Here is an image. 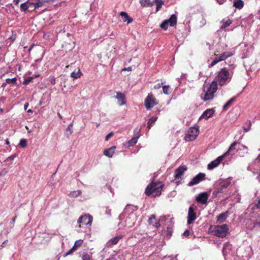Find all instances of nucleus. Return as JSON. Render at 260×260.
<instances>
[{
	"label": "nucleus",
	"instance_id": "f257e3e1",
	"mask_svg": "<svg viewBox=\"0 0 260 260\" xmlns=\"http://www.w3.org/2000/svg\"><path fill=\"white\" fill-rule=\"evenodd\" d=\"M233 71L230 70L226 67L221 69L218 72L217 75L215 78V82L216 84H218L220 86H223L229 83L233 77Z\"/></svg>",
	"mask_w": 260,
	"mask_h": 260
},
{
	"label": "nucleus",
	"instance_id": "f03ea898",
	"mask_svg": "<svg viewBox=\"0 0 260 260\" xmlns=\"http://www.w3.org/2000/svg\"><path fill=\"white\" fill-rule=\"evenodd\" d=\"M164 184L159 181H152L149 184L145 190V193L148 197H156L160 196Z\"/></svg>",
	"mask_w": 260,
	"mask_h": 260
},
{
	"label": "nucleus",
	"instance_id": "7ed1b4c3",
	"mask_svg": "<svg viewBox=\"0 0 260 260\" xmlns=\"http://www.w3.org/2000/svg\"><path fill=\"white\" fill-rule=\"evenodd\" d=\"M210 229L213 235L220 238L225 237L229 231V227L226 224L220 225H211Z\"/></svg>",
	"mask_w": 260,
	"mask_h": 260
},
{
	"label": "nucleus",
	"instance_id": "20e7f679",
	"mask_svg": "<svg viewBox=\"0 0 260 260\" xmlns=\"http://www.w3.org/2000/svg\"><path fill=\"white\" fill-rule=\"evenodd\" d=\"M218 53H219V51L218 50H216L215 51L214 53L215 58L212 61V62L208 66L209 68L213 67L214 66H215L220 61L225 60L226 58L231 57L234 54L232 52L230 51L223 52L221 54H219Z\"/></svg>",
	"mask_w": 260,
	"mask_h": 260
},
{
	"label": "nucleus",
	"instance_id": "39448f33",
	"mask_svg": "<svg viewBox=\"0 0 260 260\" xmlns=\"http://www.w3.org/2000/svg\"><path fill=\"white\" fill-rule=\"evenodd\" d=\"M217 90V85L215 82H212L207 88V90L202 99L204 101L212 100L214 96V93Z\"/></svg>",
	"mask_w": 260,
	"mask_h": 260
},
{
	"label": "nucleus",
	"instance_id": "423d86ee",
	"mask_svg": "<svg viewBox=\"0 0 260 260\" xmlns=\"http://www.w3.org/2000/svg\"><path fill=\"white\" fill-rule=\"evenodd\" d=\"M240 144V147L237 148V152H239V153H240V151L242 150L243 152L242 153V154H240L241 156H244L245 154L248 153V147L243 144H240V143H238L237 141H234L230 146L228 150L225 152L224 153H226V156L228 155V154L234 150L236 149V146L237 144Z\"/></svg>",
	"mask_w": 260,
	"mask_h": 260
},
{
	"label": "nucleus",
	"instance_id": "0eeeda50",
	"mask_svg": "<svg viewBox=\"0 0 260 260\" xmlns=\"http://www.w3.org/2000/svg\"><path fill=\"white\" fill-rule=\"evenodd\" d=\"M158 104L155 97L152 92L148 93L144 101V105L147 110H150Z\"/></svg>",
	"mask_w": 260,
	"mask_h": 260
},
{
	"label": "nucleus",
	"instance_id": "6e6552de",
	"mask_svg": "<svg viewBox=\"0 0 260 260\" xmlns=\"http://www.w3.org/2000/svg\"><path fill=\"white\" fill-rule=\"evenodd\" d=\"M199 134V127H192L189 128L185 136V140L187 141L194 140Z\"/></svg>",
	"mask_w": 260,
	"mask_h": 260
},
{
	"label": "nucleus",
	"instance_id": "1a4fd4ad",
	"mask_svg": "<svg viewBox=\"0 0 260 260\" xmlns=\"http://www.w3.org/2000/svg\"><path fill=\"white\" fill-rule=\"evenodd\" d=\"M92 221V216L89 214H84L81 216L78 219L77 222L79 225V228H81V224L83 225H90Z\"/></svg>",
	"mask_w": 260,
	"mask_h": 260
},
{
	"label": "nucleus",
	"instance_id": "9d476101",
	"mask_svg": "<svg viewBox=\"0 0 260 260\" xmlns=\"http://www.w3.org/2000/svg\"><path fill=\"white\" fill-rule=\"evenodd\" d=\"M205 178V174L203 173H200L195 177H194L189 182L188 186H192L200 183L201 181L204 180Z\"/></svg>",
	"mask_w": 260,
	"mask_h": 260
},
{
	"label": "nucleus",
	"instance_id": "9b49d317",
	"mask_svg": "<svg viewBox=\"0 0 260 260\" xmlns=\"http://www.w3.org/2000/svg\"><path fill=\"white\" fill-rule=\"evenodd\" d=\"M194 210L195 208L192 206L189 208L187 215V223L188 224L192 223L197 218V215Z\"/></svg>",
	"mask_w": 260,
	"mask_h": 260
},
{
	"label": "nucleus",
	"instance_id": "f8f14e48",
	"mask_svg": "<svg viewBox=\"0 0 260 260\" xmlns=\"http://www.w3.org/2000/svg\"><path fill=\"white\" fill-rule=\"evenodd\" d=\"M229 182L227 181H221L213 191V194L217 196L218 193L223 192L224 190L229 186Z\"/></svg>",
	"mask_w": 260,
	"mask_h": 260
},
{
	"label": "nucleus",
	"instance_id": "ddd939ff",
	"mask_svg": "<svg viewBox=\"0 0 260 260\" xmlns=\"http://www.w3.org/2000/svg\"><path fill=\"white\" fill-rule=\"evenodd\" d=\"M225 156L226 153H224L222 155L218 157L216 159L208 164V169L211 170L218 166Z\"/></svg>",
	"mask_w": 260,
	"mask_h": 260
},
{
	"label": "nucleus",
	"instance_id": "4468645a",
	"mask_svg": "<svg viewBox=\"0 0 260 260\" xmlns=\"http://www.w3.org/2000/svg\"><path fill=\"white\" fill-rule=\"evenodd\" d=\"M209 198V194L206 192L199 193L196 198L197 202L203 205L206 204Z\"/></svg>",
	"mask_w": 260,
	"mask_h": 260
},
{
	"label": "nucleus",
	"instance_id": "2eb2a0df",
	"mask_svg": "<svg viewBox=\"0 0 260 260\" xmlns=\"http://www.w3.org/2000/svg\"><path fill=\"white\" fill-rule=\"evenodd\" d=\"M187 169L185 165L180 166L175 171V180H176L181 178V176L184 174V173Z\"/></svg>",
	"mask_w": 260,
	"mask_h": 260
},
{
	"label": "nucleus",
	"instance_id": "dca6fc26",
	"mask_svg": "<svg viewBox=\"0 0 260 260\" xmlns=\"http://www.w3.org/2000/svg\"><path fill=\"white\" fill-rule=\"evenodd\" d=\"M214 112L215 110H214L213 109H208L204 112L201 118L208 119L213 115Z\"/></svg>",
	"mask_w": 260,
	"mask_h": 260
},
{
	"label": "nucleus",
	"instance_id": "f3484780",
	"mask_svg": "<svg viewBox=\"0 0 260 260\" xmlns=\"http://www.w3.org/2000/svg\"><path fill=\"white\" fill-rule=\"evenodd\" d=\"M120 15L121 16L123 22H127V23L129 24L133 21V19L129 17L127 13L125 12H121Z\"/></svg>",
	"mask_w": 260,
	"mask_h": 260
},
{
	"label": "nucleus",
	"instance_id": "a211bd4d",
	"mask_svg": "<svg viewBox=\"0 0 260 260\" xmlns=\"http://www.w3.org/2000/svg\"><path fill=\"white\" fill-rule=\"evenodd\" d=\"M115 149V146H112L108 149H105L104 150L103 153L105 155L109 157H112L114 153V151Z\"/></svg>",
	"mask_w": 260,
	"mask_h": 260
},
{
	"label": "nucleus",
	"instance_id": "6ab92c4d",
	"mask_svg": "<svg viewBox=\"0 0 260 260\" xmlns=\"http://www.w3.org/2000/svg\"><path fill=\"white\" fill-rule=\"evenodd\" d=\"M116 98L120 103V105H123L125 104V98L124 94L120 92H117Z\"/></svg>",
	"mask_w": 260,
	"mask_h": 260
},
{
	"label": "nucleus",
	"instance_id": "aec40b11",
	"mask_svg": "<svg viewBox=\"0 0 260 260\" xmlns=\"http://www.w3.org/2000/svg\"><path fill=\"white\" fill-rule=\"evenodd\" d=\"M228 212H225L220 214L217 217V222L221 223L223 222L228 217Z\"/></svg>",
	"mask_w": 260,
	"mask_h": 260
},
{
	"label": "nucleus",
	"instance_id": "412c9836",
	"mask_svg": "<svg viewBox=\"0 0 260 260\" xmlns=\"http://www.w3.org/2000/svg\"><path fill=\"white\" fill-rule=\"evenodd\" d=\"M137 209L138 208L137 206H134L132 205H127L124 209V211L128 214H131L134 211L137 210Z\"/></svg>",
	"mask_w": 260,
	"mask_h": 260
},
{
	"label": "nucleus",
	"instance_id": "4be33fe9",
	"mask_svg": "<svg viewBox=\"0 0 260 260\" xmlns=\"http://www.w3.org/2000/svg\"><path fill=\"white\" fill-rule=\"evenodd\" d=\"M166 20L171 26H174L177 23V17L175 14H173L169 19Z\"/></svg>",
	"mask_w": 260,
	"mask_h": 260
},
{
	"label": "nucleus",
	"instance_id": "5701e85b",
	"mask_svg": "<svg viewBox=\"0 0 260 260\" xmlns=\"http://www.w3.org/2000/svg\"><path fill=\"white\" fill-rule=\"evenodd\" d=\"M30 5H31V3L29 2L28 1L21 4L20 7V10L22 12H26L28 10Z\"/></svg>",
	"mask_w": 260,
	"mask_h": 260
},
{
	"label": "nucleus",
	"instance_id": "b1692460",
	"mask_svg": "<svg viewBox=\"0 0 260 260\" xmlns=\"http://www.w3.org/2000/svg\"><path fill=\"white\" fill-rule=\"evenodd\" d=\"M82 75V74L79 69H77V72H76V71L75 70L71 74V77L74 79L80 78Z\"/></svg>",
	"mask_w": 260,
	"mask_h": 260
},
{
	"label": "nucleus",
	"instance_id": "393cba45",
	"mask_svg": "<svg viewBox=\"0 0 260 260\" xmlns=\"http://www.w3.org/2000/svg\"><path fill=\"white\" fill-rule=\"evenodd\" d=\"M236 98L233 97L231 98L229 101L226 102V103L223 107V110L226 111L233 103L235 101Z\"/></svg>",
	"mask_w": 260,
	"mask_h": 260
},
{
	"label": "nucleus",
	"instance_id": "a878e982",
	"mask_svg": "<svg viewBox=\"0 0 260 260\" xmlns=\"http://www.w3.org/2000/svg\"><path fill=\"white\" fill-rule=\"evenodd\" d=\"M234 6L238 9H242L244 6V3L242 0H234Z\"/></svg>",
	"mask_w": 260,
	"mask_h": 260
},
{
	"label": "nucleus",
	"instance_id": "bb28decb",
	"mask_svg": "<svg viewBox=\"0 0 260 260\" xmlns=\"http://www.w3.org/2000/svg\"><path fill=\"white\" fill-rule=\"evenodd\" d=\"M157 119V117H152L148 120L147 122V127L149 129H150L152 125L155 123Z\"/></svg>",
	"mask_w": 260,
	"mask_h": 260
},
{
	"label": "nucleus",
	"instance_id": "cd10ccee",
	"mask_svg": "<svg viewBox=\"0 0 260 260\" xmlns=\"http://www.w3.org/2000/svg\"><path fill=\"white\" fill-rule=\"evenodd\" d=\"M251 122L250 120H247L243 126V130L245 132H248L251 129Z\"/></svg>",
	"mask_w": 260,
	"mask_h": 260
},
{
	"label": "nucleus",
	"instance_id": "c85d7f7f",
	"mask_svg": "<svg viewBox=\"0 0 260 260\" xmlns=\"http://www.w3.org/2000/svg\"><path fill=\"white\" fill-rule=\"evenodd\" d=\"M123 236L122 235H119L116 236L113 238H111L110 240V242L111 243L112 245H116L119 241L122 239Z\"/></svg>",
	"mask_w": 260,
	"mask_h": 260
},
{
	"label": "nucleus",
	"instance_id": "c756f323",
	"mask_svg": "<svg viewBox=\"0 0 260 260\" xmlns=\"http://www.w3.org/2000/svg\"><path fill=\"white\" fill-rule=\"evenodd\" d=\"M140 3L143 7H151L153 5L151 0H140Z\"/></svg>",
	"mask_w": 260,
	"mask_h": 260
},
{
	"label": "nucleus",
	"instance_id": "7c9ffc66",
	"mask_svg": "<svg viewBox=\"0 0 260 260\" xmlns=\"http://www.w3.org/2000/svg\"><path fill=\"white\" fill-rule=\"evenodd\" d=\"M258 201L256 203L251 204L249 206V208H250L252 211L260 208V197L258 198Z\"/></svg>",
	"mask_w": 260,
	"mask_h": 260
},
{
	"label": "nucleus",
	"instance_id": "2f4dec72",
	"mask_svg": "<svg viewBox=\"0 0 260 260\" xmlns=\"http://www.w3.org/2000/svg\"><path fill=\"white\" fill-rule=\"evenodd\" d=\"M45 3V2L43 1V0H39L38 2L31 3V5H34L35 7V9H36L43 6Z\"/></svg>",
	"mask_w": 260,
	"mask_h": 260
},
{
	"label": "nucleus",
	"instance_id": "473e14b6",
	"mask_svg": "<svg viewBox=\"0 0 260 260\" xmlns=\"http://www.w3.org/2000/svg\"><path fill=\"white\" fill-rule=\"evenodd\" d=\"M163 92L166 94H169L172 92V89L170 85H165L162 86Z\"/></svg>",
	"mask_w": 260,
	"mask_h": 260
},
{
	"label": "nucleus",
	"instance_id": "72a5a7b5",
	"mask_svg": "<svg viewBox=\"0 0 260 260\" xmlns=\"http://www.w3.org/2000/svg\"><path fill=\"white\" fill-rule=\"evenodd\" d=\"M222 24L221 25L220 28L224 29L226 27H227L228 26H229L232 23V21L230 19H229L225 21H224L223 20L222 21Z\"/></svg>",
	"mask_w": 260,
	"mask_h": 260
},
{
	"label": "nucleus",
	"instance_id": "f704fd0d",
	"mask_svg": "<svg viewBox=\"0 0 260 260\" xmlns=\"http://www.w3.org/2000/svg\"><path fill=\"white\" fill-rule=\"evenodd\" d=\"M83 243V240H78L75 241L74 245L73 247H74L77 250V248L80 247L82 245Z\"/></svg>",
	"mask_w": 260,
	"mask_h": 260
},
{
	"label": "nucleus",
	"instance_id": "c9c22d12",
	"mask_svg": "<svg viewBox=\"0 0 260 260\" xmlns=\"http://www.w3.org/2000/svg\"><path fill=\"white\" fill-rule=\"evenodd\" d=\"M6 83L7 84H17V78H13L12 79L7 78L6 80Z\"/></svg>",
	"mask_w": 260,
	"mask_h": 260
},
{
	"label": "nucleus",
	"instance_id": "e433bc0d",
	"mask_svg": "<svg viewBox=\"0 0 260 260\" xmlns=\"http://www.w3.org/2000/svg\"><path fill=\"white\" fill-rule=\"evenodd\" d=\"M138 137H134L131 140L128 141V144L129 146H134L135 145L138 141Z\"/></svg>",
	"mask_w": 260,
	"mask_h": 260
},
{
	"label": "nucleus",
	"instance_id": "4c0bfd02",
	"mask_svg": "<svg viewBox=\"0 0 260 260\" xmlns=\"http://www.w3.org/2000/svg\"><path fill=\"white\" fill-rule=\"evenodd\" d=\"M168 22L166 20H165L161 23V24L160 25V27L164 30H167L168 28Z\"/></svg>",
	"mask_w": 260,
	"mask_h": 260
},
{
	"label": "nucleus",
	"instance_id": "58836bf2",
	"mask_svg": "<svg viewBox=\"0 0 260 260\" xmlns=\"http://www.w3.org/2000/svg\"><path fill=\"white\" fill-rule=\"evenodd\" d=\"M17 38V35L16 33H14V31H12V35L8 39V40L11 41V43H13Z\"/></svg>",
	"mask_w": 260,
	"mask_h": 260
},
{
	"label": "nucleus",
	"instance_id": "ea45409f",
	"mask_svg": "<svg viewBox=\"0 0 260 260\" xmlns=\"http://www.w3.org/2000/svg\"><path fill=\"white\" fill-rule=\"evenodd\" d=\"M155 2L157 4L156 8V11H158L164 4V2L162 0H156Z\"/></svg>",
	"mask_w": 260,
	"mask_h": 260
},
{
	"label": "nucleus",
	"instance_id": "a19ab883",
	"mask_svg": "<svg viewBox=\"0 0 260 260\" xmlns=\"http://www.w3.org/2000/svg\"><path fill=\"white\" fill-rule=\"evenodd\" d=\"M19 145L22 148L25 147L26 146V145H27L26 140L25 139H21L20 142H19Z\"/></svg>",
	"mask_w": 260,
	"mask_h": 260
},
{
	"label": "nucleus",
	"instance_id": "79ce46f5",
	"mask_svg": "<svg viewBox=\"0 0 260 260\" xmlns=\"http://www.w3.org/2000/svg\"><path fill=\"white\" fill-rule=\"evenodd\" d=\"M32 79H33V77H27L26 78H25L24 80V81L23 82V84H24V85H27L30 82L32 81Z\"/></svg>",
	"mask_w": 260,
	"mask_h": 260
},
{
	"label": "nucleus",
	"instance_id": "37998d69",
	"mask_svg": "<svg viewBox=\"0 0 260 260\" xmlns=\"http://www.w3.org/2000/svg\"><path fill=\"white\" fill-rule=\"evenodd\" d=\"M76 249L73 247L71 249H70L68 252L64 254V257L67 256L69 255L72 254Z\"/></svg>",
	"mask_w": 260,
	"mask_h": 260
},
{
	"label": "nucleus",
	"instance_id": "c03bdc74",
	"mask_svg": "<svg viewBox=\"0 0 260 260\" xmlns=\"http://www.w3.org/2000/svg\"><path fill=\"white\" fill-rule=\"evenodd\" d=\"M82 260H91V256L87 253H84L82 256Z\"/></svg>",
	"mask_w": 260,
	"mask_h": 260
},
{
	"label": "nucleus",
	"instance_id": "a18cd8bd",
	"mask_svg": "<svg viewBox=\"0 0 260 260\" xmlns=\"http://www.w3.org/2000/svg\"><path fill=\"white\" fill-rule=\"evenodd\" d=\"M80 193H81L80 190H78L77 192L76 191H73L69 194V196H70L71 197H76L78 195H79L80 194Z\"/></svg>",
	"mask_w": 260,
	"mask_h": 260
},
{
	"label": "nucleus",
	"instance_id": "49530a36",
	"mask_svg": "<svg viewBox=\"0 0 260 260\" xmlns=\"http://www.w3.org/2000/svg\"><path fill=\"white\" fill-rule=\"evenodd\" d=\"M155 219V216L154 215H151L149 217L148 222L149 224H153V220Z\"/></svg>",
	"mask_w": 260,
	"mask_h": 260
},
{
	"label": "nucleus",
	"instance_id": "de8ad7c7",
	"mask_svg": "<svg viewBox=\"0 0 260 260\" xmlns=\"http://www.w3.org/2000/svg\"><path fill=\"white\" fill-rule=\"evenodd\" d=\"M164 84V82H161V83H158L154 85V88L155 89H158L160 88L161 87L163 86V85Z\"/></svg>",
	"mask_w": 260,
	"mask_h": 260
},
{
	"label": "nucleus",
	"instance_id": "09e8293b",
	"mask_svg": "<svg viewBox=\"0 0 260 260\" xmlns=\"http://www.w3.org/2000/svg\"><path fill=\"white\" fill-rule=\"evenodd\" d=\"M114 135L113 134V132H111L109 134H108L106 137H105V141H107L109 140V139L112 137Z\"/></svg>",
	"mask_w": 260,
	"mask_h": 260
},
{
	"label": "nucleus",
	"instance_id": "8fccbe9b",
	"mask_svg": "<svg viewBox=\"0 0 260 260\" xmlns=\"http://www.w3.org/2000/svg\"><path fill=\"white\" fill-rule=\"evenodd\" d=\"M50 82L52 85H54L56 83L55 78L54 77L51 78Z\"/></svg>",
	"mask_w": 260,
	"mask_h": 260
},
{
	"label": "nucleus",
	"instance_id": "3c124183",
	"mask_svg": "<svg viewBox=\"0 0 260 260\" xmlns=\"http://www.w3.org/2000/svg\"><path fill=\"white\" fill-rule=\"evenodd\" d=\"M183 236H185V237H187L189 236V230H186L184 231V232L183 233Z\"/></svg>",
	"mask_w": 260,
	"mask_h": 260
},
{
	"label": "nucleus",
	"instance_id": "603ef678",
	"mask_svg": "<svg viewBox=\"0 0 260 260\" xmlns=\"http://www.w3.org/2000/svg\"><path fill=\"white\" fill-rule=\"evenodd\" d=\"M3 101L2 100H0V112L3 113L4 112V109L2 107V104H3Z\"/></svg>",
	"mask_w": 260,
	"mask_h": 260
},
{
	"label": "nucleus",
	"instance_id": "864d4df0",
	"mask_svg": "<svg viewBox=\"0 0 260 260\" xmlns=\"http://www.w3.org/2000/svg\"><path fill=\"white\" fill-rule=\"evenodd\" d=\"M253 223V221L251 220H249L248 222H247V224H248L247 227L249 229V227L251 226L252 223Z\"/></svg>",
	"mask_w": 260,
	"mask_h": 260
},
{
	"label": "nucleus",
	"instance_id": "5fc2aeb1",
	"mask_svg": "<svg viewBox=\"0 0 260 260\" xmlns=\"http://www.w3.org/2000/svg\"><path fill=\"white\" fill-rule=\"evenodd\" d=\"M132 70V68L131 67H129L128 68H125L122 70V71H131Z\"/></svg>",
	"mask_w": 260,
	"mask_h": 260
},
{
	"label": "nucleus",
	"instance_id": "6e6d98bb",
	"mask_svg": "<svg viewBox=\"0 0 260 260\" xmlns=\"http://www.w3.org/2000/svg\"><path fill=\"white\" fill-rule=\"evenodd\" d=\"M154 226L157 228L160 226V224L158 221L155 222L154 223H153Z\"/></svg>",
	"mask_w": 260,
	"mask_h": 260
},
{
	"label": "nucleus",
	"instance_id": "4d7b16f0",
	"mask_svg": "<svg viewBox=\"0 0 260 260\" xmlns=\"http://www.w3.org/2000/svg\"><path fill=\"white\" fill-rule=\"evenodd\" d=\"M219 5L223 4L226 0H216Z\"/></svg>",
	"mask_w": 260,
	"mask_h": 260
},
{
	"label": "nucleus",
	"instance_id": "13d9d810",
	"mask_svg": "<svg viewBox=\"0 0 260 260\" xmlns=\"http://www.w3.org/2000/svg\"><path fill=\"white\" fill-rule=\"evenodd\" d=\"M16 156V155L15 154H13L11 156H10V157H9L7 159L9 160H13L15 157Z\"/></svg>",
	"mask_w": 260,
	"mask_h": 260
},
{
	"label": "nucleus",
	"instance_id": "bf43d9fd",
	"mask_svg": "<svg viewBox=\"0 0 260 260\" xmlns=\"http://www.w3.org/2000/svg\"><path fill=\"white\" fill-rule=\"evenodd\" d=\"M8 240H5L1 245V247H4L5 246V245L7 244V242H8Z\"/></svg>",
	"mask_w": 260,
	"mask_h": 260
},
{
	"label": "nucleus",
	"instance_id": "052dcab7",
	"mask_svg": "<svg viewBox=\"0 0 260 260\" xmlns=\"http://www.w3.org/2000/svg\"><path fill=\"white\" fill-rule=\"evenodd\" d=\"M20 0H13V2L15 5H18Z\"/></svg>",
	"mask_w": 260,
	"mask_h": 260
},
{
	"label": "nucleus",
	"instance_id": "680f3d73",
	"mask_svg": "<svg viewBox=\"0 0 260 260\" xmlns=\"http://www.w3.org/2000/svg\"><path fill=\"white\" fill-rule=\"evenodd\" d=\"M28 106V103H25L24 105V110H26L27 107Z\"/></svg>",
	"mask_w": 260,
	"mask_h": 260
},
{
	"label": "nucleus",
	"instance_id": "e2e57ef3",
	"mask_svg": "<svg viewBox=\"0 0 260 260\" xmlns=\"http://www.w3.org/2000/svg\"><path fill=\"white\" fill-rule=\"evenodd\" d=\"M55 0H43V1L45 2V3H49L51 2H54Z\"/></svg>",
	"mask_w": 260,
	"mask_h": 260
},
{
	"label": "nucleus",
	"instance_id": "0e129e2a",
	"mask_svg": "<svg viewBox=\"0 0 260 260\" xmlns=\"http://www.w3.org/2000/svg\"><path fill=\"white\" fill-rule=\"evenodd\" d=\"M7 84V83H3L2 84V86L3 87H5L6 86Z\"/></svg>",
	"mask_w": 260,
	"mask_h": 260
},
{
	"label": "nucleus",
	"instance_id": "69168bd1",
	"mask_svg": "<svg viewBox=\"0 0 260 260\" xmlns=\"http://www.w3.org/2000/svg\"><path fill=\"white\" fill-rule=\"evenodd\" d=\"M6 144L7 145H9V144H10V142H9V140H8V139H6Z\"/></svg>",
	"mask_w": 260,
	"mask_h": 260
},
{
	"label": "nucleus",
	"instance_id": "338daca9",
	"mask_svg": "<svg viewBox=\"0 0 260 260\" xmlns=\"http://www.w3.org/2000/svg\"><path fill=\"white\" fill-rule=\"evenodd\" d=\"M256 160H257L258 162H260V154L258 155V157H257Z\"/></svg>",
	"mask_w": 260,
	"mask_h": 260
},
{
	"label": "nucleus",
	"instance_id": "774afa93",
	"mask_svg": "<svg viewBox=\"0 0 260 260\" xmlns=\"http://www.w3.org/2000/svg\"><path fill=\"white\" fill-rule=\"evenodd\" d=\"M27 112L32 113L33 112V111L31 109H29L28 110H27Z\"/></svg>",
	"mask_w": 260,
	"mask_h": 260
}]
</instances>
